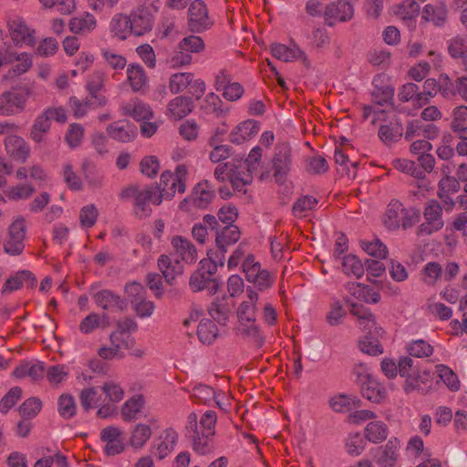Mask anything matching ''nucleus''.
<instances>
[{
	"mask_svg": "<svg viewBox=\"0 0 467 467\" xmlns=\"http://www.w3.org/2000/svg\"><path fill=\"white\" fill-rule=\"evenodd\" d=\"M223 254H216L215 253L209 251L207 253V258H203L200 261L199 271H203L204 274L209 275V276H213L216 271L218 265H223Z\"/></svg>",
	"mask_w": 467,
	"mask_h": 467,
	"instance_id": "6e6d98bb",
	"label": "nucleus"
},
{
	"mask_svg": "<svg viewBox=\"0 0 467 467\" xmlns=\"http://www.w3.org/2000/svg\"><path fill=\"white\" fill-rule=\"evenodd\" d=\"M15 64L12 71L15 75L19 76L27 72L32 65V56L26 52H17L10 47H4V65Z\"/></svg>",
	"mask_w": 467,
	"mask_h": 467,
	"instance_id": "f3484780",
	"label": "nucleus"
},
{
	"mask_svg": "<svg viewBox=\"0 0 467 467\" xmlns=\"http://www.w3.org/2000/svg\"><path fill=\"white\" fill-rule=\"evenodd\" d=\"M187 428L193 431L194 432L192 436V449L195 452H197L198 454L204 455L213 451V436L208 435L207 433H203L202 431H199L198 416L196 413H191L188 416Z\"/></svg>",
	"mask_w": 467,
	"mask_h": 467,
	"instance_id": "9b49d317",
	"label": "nucleus"
},
{
	"mask_svg": "<svg viewBox=\"0 0 467 467\" xmlns=\"http://www.w3.org/2000/svg\"><path fill=\"white\" fill-rule=\"evenodd\" d=\"M366 439L359 432L349 433L345 441V449L350 456H359L366 449Z\"/></svg>",
	"mask_w": 467,
	"mask_h": 467,
	"instance_id": "603ef678",
	"label": "nucleus"
},
{
	"mask_svg": "<svg viewBox=\"0 0 467 467\" xmlns=\"http://www.w3.org/2000/svg\"><path fill=\"white\" fill-rule=\"evenodd\" d=\"M97 26L96 17L88 13L84 12L69 20V30L75 35H87L92 32Z\"/></svg>",
	"mask_w": 467,
	"mask_h": 467,
	"instance_id": "c756f323",
	"label": "nucleus"
},
{
	"mask_svg": "<svg viewBox=\"0 0 467 467\" xmlns=\"http://www.w3.org/2000/svg\"><path fill=\"white\" fill-rule=\"evenodd\" d=\"M110 345L113 346L119 353L126 348H131L135 345V339L130 334L123 331H114L109 337Z\"/></svg>",
	"mask_w": 467,
	"mask_h": 467,
	"instance_id": "774afa93",
	"label": "nucleus"
},
{
	"mask_svg": "<svg viewBox=\"0 0 467 467\" xmlns=\"http://www.w3.org/2000/svg\"><path fill=\"white\" fill-rule=\"evenodd\" d=\"M105 406L109 407V412L113 410L112 406L120 402L124 398V389L115 381L109 380L100 387Z\"/></svg>",
	"mask_w": 467,
	"mask_h": 467,
	"instance_id": "473e14b6",
	"label": "nucleus"
},
{
	"mask_svg": "<svg viewBox=\"0 0 467 467\" xmlns=\"http://www.w3.org/2000/svg\"><path fill=\"white\" fill-rule=\"evenodd\" d=\"M50 125L51 122L43 112L36 119L31 128L30 138L36 143L41 142L45 134H47L50 130Z\"/></svg>",
	"mask_w": 467,
	"mask_h": 467,
	"instance_id": "13d9d810",
	"label": "nucleus"
},
{
	"mask_svg": "<svg viewBox=\"0 0 467 467\" xmlns=\"http://www.w3.org/2000/svg\"><path fill=\"white\" fill-rule=\"evenodd\" d=\"M343 272L350 276L360 278L364 275V266L361 261L353 254L346 255L342 261Z\"/></svg>",
	"mask_w": 467,
	"mask_h": 467,
	"instance_id": "bf43d9fd",
	"label": "nucleus"
},
{
	"mask_svg": "<svg viewBox=\"0 0 467 467\" xmlns=\"http://www.w3.org/2000/svg\"><path fill=\"white\" fill-rule=\"evenodd\" d=\"M431 387V375L426 369H416L405 380L404 389L407 393L413 390L426 392Z\"/></svg>",
	"mask_w": 467,
	"mask_h": 467,
	"instance_id": "cd10ccee",
	"label": "nucleus"
},
{
	"mask_svg": "<svg viewBox=\"0 0 467 467\" xmlns=\"http://www.w3.org/2000/svg\"><path fill=\"white\" fill-rule=\"evenodd\" d=\"M197 335L203 344H212L218 335L216 324L210 319H202L198 326Z\"/></svg>",
	"mask_w": 467,
	"mask_h": 467,
	"instance_id": "864d4df0",
	"label": "nucleus"
},
{
	"mask_svg": "<svg viewBox=\"0 0 467 467\" xmlns=\"http://www.w3.org/2000/svg\"><path fill=\"white\" fill-rule=\"evenodd\" d=\"M178 48L191 53H201L205 48V44L201 36L191 35L183 37L178 44Z\"/></svg>",
	"mask_w": 467,
	"mask_h": 467,
	"instance_id": "0e129e2a",
	"label": "nucleus"
},
{
	"mask_svg": "<svg viewBox=\"0 0 467 467\" xmlns=\"http://www.w3.org/2000/svg\"><path fill=\"white\" fill-rule=\"evenodd\" d=\"M451 85L450 78L447 76L440 77V83L435 78H427L423 84V92L431 99L434 98L438 92L443 97H448L451 91L447 87Z\"/></svg>",
	"mask_w": 467,
	"mask_h": 467,
	"instance_id": "79ce46f5",
	"label": "nucleus"
},
{
	"mask_svg": "<svg viewBox=\"0 0 467 467\" xmlns=\"http://www.w3.org/2000/svg\"><path fill=\"white\" fill-rule=\"evenodd\" d=\"M188 175L189 170L185 164L177 165L173 172L164 171V178H168L167 180L171 181V185L169 186V189L167 188L166 200L172 199L176 192H185Z\"/></svg>",
	"mask_w": 467,
	"mask_h": 467,
	"instance_id": "4468645a",
	"label": "nucleus"
},
{
	"mask_svg": "<svg viewBox=\"0 0 467 467\" xmlns=\"http://www.w3.org/2000/svg\"><path fill=\"white\" fill-rule=\"evenodd\" d=\"M100 440L104 443V453L115 456L125 451V431L116 425H109L100 431Z\"/></svg>",
	"mask_w": 467,
	"mask_h": 467,
	"instance_id": "1a4fd4ad",
	"label": "nucleus"
},
{
	"mask_svg": "<svg viewBox=\"0 0 467 467\" xmlns=\"http://www.w3.org/2000/svg\"><path fill=\"white\" fill-rule=\"evenodd\" d=\"M193 109L190 98L178 96L171 99L167 105L166 116L172 120H180L189 115Z\"/></svg>",
	"mask_w": 467,
	"mask_h": 467,
	"instance_id": "b1692460",
	"label": "nucleus"
},
{
	"mask_svg": "<svg viewBox=\"0 0 467 467\" xmlns=\"http://www.w3.org/2000/svg\"><path fill=\"white\" fill-rule=\"evenodd\" d=\"M360 246L368 255L373 257L383 259L388 255L387 246L379 239L361 240Z\"/></svg>",
	"mask_w": 467,
	"mask_h": 467,
	"instance_id": "4d7b16f0",
	"label": "nucleus"
},
{
	"mask_svg": "<svg viewBox=\"0 0 467 467\" xmlns=\"http://www.w3.org/2000/svg\"><path fill=\"white\" fill-rule=\"evenodd\" d=\"M26 232V220L18 216L8 227L6 238L4 243V250L10 255L20 254L25 248Z\"/></svg>",
	"mask_w": 467,
	"mask_h": 467,
	"instance_id": "423d86ee",
	"label": "nucleus"
},
{
	"mask_svg": "<svg viewBox=\"0 0 467 467\" xmlns=\"http://www.w3.org/2000/svg\"><path fill=\"white\" fill-rule=\"evenodd\" d=\"M152 435L151 428L146 423L136 424L130 431L129 444L135 450L142 449Z\"/></svg>",
	"mask_w": 467,
	"mask_h": 467,
	"instance_id": "ea45409f",
	"label": "nucleus"
},
{
	"mask_svg": "<svg viewBox=\"0 0 467 467\" xmlns=\"http://www.w3.org/2000/svg\"><path fill=\"white\" fill-rule=\"evenodd\" d=\"M420 221L419 211L410 208L406 209L403 204L392 200L386 210L384 216V224L390 230H395L402 226L410 228Z\"/></svg>",
	"mask_w": 467,
	"mask_h": 467,
	"instance_id": "f03ea898",
	"label": "nucleus"
},
{
	"mask_svg": "<svg viewBox=\"0 0 467 467\" xmlns=\"http://www.w3.org/2000/svg\"><path fill=\"white\" fill-rule=\"evenodd\" d=\"M259 299V295L253 288L246 290V296L241 302L237 308V317L239 320L238 330L241 334L249 337H256L258 336V327L255 324L256 321V304Z\"/></svg>",
	"mask_w": 467,
	"mask_h": 467,
	"instance_id": "f257e3e1",
	"label": "nucleus"
},
{
	"mask_svg": "<svg viewBox=\"0 0 467 467\" xmlns=\"http://www.w3.org/2000/svg\"><path fill=\"white\" fill-rule=\"evenodd\" d=\"M145 405V399L141 394H135L129 398L120 408V416L123 421L130 422L137 420Z\"/></svg>",
	"mask_w": 467,
	"mask_h": 467,
	"instance_id": "c85d7f7f",
	"label": "nucleus"
},
{
	"mask_svg": "<svg viewBox=\"0 0 467 467\" xmlns=\"http://www.w3.org/2000/svg\"><path fill=\"white\" fill-rule=\"evenodd\" d=\"M350 313L358 317V325L364 330H368L370 332L373 328H377L374 316L362 306L352 304L350 306Z\"/></svg>",
	"mask_w": 467,
	"mask_h": 467,
	"instance_id": "3c124183",
	"label": "nucleus"
},
{
	"mask_svg": "<svg viewBox=\"0 0 467 467\" xmlns=\"http://www.w3.org/2000/svg\"><path fill=\"white\" fill-rule=\"evenodd\" d=\"M31 90L25 87L13 88L0 95V116H14L25 111Z\"/></svg>",
	"mask_w": 467,
	"mask_h": 467,
	"instance_id": "39448f33",
	"label": "nucleus"
},
{
	"mask_svg": "<svg viewBox=\"0 0 467 467\" xmlns=\"http://www.w3.org/2000/svg\"><path fill=\"white\" fill-rule=\"evenodd\" d=\"M57 411L66 420L74 417L77 412L75 398L67 393L60 395L57 400Z\"/></svg>",
	"mask_w": 467,
	"mask_h": 467,
	"instance_id": "5fc2aeb1",
	"label": "nucleus"
},
{
	"mask_svg": "<svg viewBox=\"0 0 467 467\" xmlns=\"http://www.w3.org/2000/svg\"><path fill=\"white\" fill-rule=\"evenodd\" d=\"M362 395L368 400L379 403L387 397L385 387L372 378H368L362 384Z\"/></svg>",
	"mask_w": 467,
	"mask_h": 467,
	"instance_id": "c9c22d12",
	"label": "nucleus"
},
{
	"mask_svg": "<svg viewBox=\"0 0 467 467\" xmlns=\"http://www.w3.org/2000/svg\"><path fill=\"white\" fill-rule=\"evenodd\" d=\"M260 124L254 119H246L236 125L229 134L232 143L242 144L253 139L259 131Z\"/></svg>",
	"mask_w": 467,
	"mask_h": 467,
	"instance_id": "aec40b11",
	"label": "nucleus"
},
{
	"mask_svg": "<svg viewBox=\"0 0 467 467\" xmlns=\"http://www.w3.org/2000/svg\"><path fill=\"white\" fill-rule=\"evenodd\" d=\"M158 266L168 282H171L182 273V267L180 263L178 261L172 262V260L165 254L160 256Z\"/></svg>",
	"mask_w": 467,
	"mask_h": 467,
	"instance_id": "de8ad7c7",
	"label": "nucleus"
},
{
	"mask_svg": "<svg viewBox=\"0 0 467 467\" xmlns=\"http://www.w3.org/2000/svg\"><path fill=\"white\" fill-rule=\"evenodd\" d=\"M274 177L276 182H283L291 167V149L288 144L277 145L273 161Z\"/></svg>",
	"mask_w": 467,
	"mask_h": 467,
	"instance_id": "2eb2a0df",
	"label": "nucleus"
},
{
	"mask_svg": "<svg viewBox=\"0 0 467 467\" xmlns=\"http://www.w3.org/2000/svg\"><path fill=\"white\" fill-rule=\"evenodd\" d=\"M400 441L397 438H391L385 444L381 454L377 460L380 467H392L397 462L400 456Z\"/></svg>",
	"mask_w": 467,
	"mask_h": 467,
	"instance_id": "2f4dec72",
	"label": "nucleus"
},
{
	"mask_svg": "<svg viewBox=\"0 0 467 467\" xmlns=\"http://www.w3.org/2000/svg\"><path fill=\"white\" fill-rule=\"evenodd\" d=\"M79 399L82 407L85 410L98 407V414L101 417H107L109 414V407L104 405L103 395L100 388H87L81 390Z\"/></svg>",
	"mask_w": 467,
	"mask_h": 467,
	"instance_id": "a211bd4d",
	"label": "nucleus"
},
{
	"mask_svg": "<svg viewBox=\"0 0 467 467\" xmlns=\"http://www.w3.org/2000/svg\"><path fill=\"white\" fill-rule=\"evenodd\" d=\"M96 304L110 312L121 311L124 308V302L121 298L109 290H102L95 296Z\"/></svg>",
	"mask_w": 467,
	"mask_h": 467,
	"instance_id": "f704fd0d",
	"label": "nucleus"
},
{
	"mask_svg": "<svg viewBox=\"0 0 467 467\" xmlns=\"http://www.w3.org/2000/svg\"><path fill=\"white\" fill-rule=\"evenodd\" d=\"M423 215L425 222L419 227L420 234H431L442 228L441 207L436 201H431L426 205Z\"/></svg>",
	"mask_w": 467,
	"mask_h": 467,
	"instance_id": "f8f14e48",
	"label": "nucleus"
},
{
	"mask_svg": "<svg viewBox=\"0 0 467 467\" xmlns=\"http://www.w3.org/2000/svg\"><path fill=\"white\" fill-rule=\"evenodd\" d=\"M35 192V187L29 183L17 184L5 191V196L13 201L28 199Z\"/></svg>",
	"mask_w": 467,
	"mask_h": 467,
	"instance_id": "052dcab7",
	"label": "nucleus"
},
{
	"mask_svg": "<svg viewBox=\"0 0 467 467\" xmlns=\"http://www.w3.org/2000/svg\"><path fill=\"white\" fill-rule=\"evenodd\" d=\"M109 135L121 142H130L137 136V127L126 120H119L107 128Z\"/></svg>",
	"mask_w": 467,
	"mask_h": 467,
	"instance_id": "a878e982",
	"label": "nucleus"
},
{
	"mask_svg": "<svg viewBox=\"0 0 467 467\" xmlns=\"http://www.w3.org/2000/svg\"><path fill=\"white\" fill-rule=\"evenodd\" d=\"M109 325L107 315L99 316L97 313L88 315L79 324V331L83 334H90L99 327H107Z\"/></svg>",
	"mask_w": 467,
	"mask_h": 467,
	"instance_id": "c03bdc74",
	"label": "nucleus"
},
{
	"mask_svg": "<svg viewBox=\"0 0 467 467\" xmlns=\"http://www.w3.org/2000/svg\"><path fill=\"white\" fill-rule=\"evenodd\" d=\"M123 116H130L136 121L150 120L153 118L151 107L138 99H131L120 107Z\"/></svg>",
	"mask_w": 467,
	"mask_h": 467,
	"instance_id": "4be33fe9",
	"label": "nucleus"
},
{
	"mask_svg": "<svg viewBox=\"0 0 467 467\" xmlns=\"http://www.w3.org/2000/svg\"><path fill=\"white\" fill-rule=\"evenodd\" d=\"M272 55L284 62H290L297 59L302 52L296 46L288 47L284 44L275 43L271 45Z\"/></svg>",
	"mask_w": 467,
	"mask_h": 467,
	"instance_id": "49530a36",
	"label": "nucleus"
},
{
	"mask_svg": "<svg viewBox=\"0 0 467 467\" xmlns=\"http://www.w3.org/2000/svg\"><path fill=\"white\" fill-rule=\"evenodd\" d=\"M213 198V187L207 180H202L193 186L190 196L180 203V208L189 210L190 205H192L199 209H204L212 202Z\"/></svg>",
	"mask_w": 467,
	"mask_h": 467,
	"instance_id": "6e6552de",
	"label": "nucleus"
},
{
	"mask_svg": "<svg viewBox=\"0 0 467 467\" xmlns=\"http://www.w3.org/2000/svg\"><path fill=\"white\" fill-rule=\"evenodd\" d=\"M193 74L191 72L175 73L170 78V89L173 94L181 93L189 88Z\"/></svg>",
	"mask_w": 467,
	"mask_h": 467,
	"instance_id": "680f3d73",
	"label": "nucleus"
},
{
	"mask_svg": "<svg viewBox=\"0 0 467 467\" xmlns=\"http://www.w3.org/2000/svg\"><path fill=\"white\" fill-rule=\"evenodd\" d=\"M105 78V74L99 70L93 71L87 78L86 90L92 103L97 106H104L108 102V99L103 93Z\"/></svg>",
	"mask_w": 467,
	"mask_h": 467,
	"instance_id": "ddd939ff",
	"label": "nucleus"
},
{
	"mask_svg": "<svg viewBox=\"0 0 467 467\" xmlns=\"http://www.w3.org/2000/svg\"><path fill=\"white\" fill-rule=\"evenodd\" d=\"M460 189L459 181L452 176L445 175L439 182L440 199L443 202V207L446 212H451L454 206V202L450 198L451 193L457 192Z\"/></svg>",
	"mask_w": 467,
	"mask_h": 467,
	"instance_id": "393cba45",
	"label": "nucleus"
},
{
	"mask_svg": "<svg viewBox=\"0 0 467 467\" xmlns=\"http://www.w3.org/2000/svg\"><path fill=\"white\" fill-rule=\"evenodd\" d=\"M8 36L16 47H33L36 43V31L21 16H13L7 20Z\"/></svg>",
	"mask_w": 467,
	"mask_h": 467,
	"instance_id": "20e7f679",
	"label": "nucleus"
},
{
	"mask_svg": "<svg viewBox=\"0 0 467 467\" xmlns=\"http://www.w3.org/2000/svg\"><path fill=\"white\" fill-rule=\"evenodd\" d=\"M439 134V129L434 124L423 125L419 120H413L408 124L405 137L408 140L414 136H424L428 140L435 139Z\"/></svg>",
	"mask_w": 467,
	"mask_h": 467,
	"instance_id": "58836bf2",
	"label": "nucleus"
},
{
	"mask_svg": "<svg viewBox=\"0 0 467 467\" xmlns=\"http://www.w3.org/2000/svg\"><path fill=\"white\" fill-rule=\"evenodd\" d=\"M355 9L348 0H337L329 3L324 8V22L328 26L338 23H347L354 17Z\"/></svg>",
	"mask_w": 467,
	"mask_h": 467,
	"instance_id": "0eeeda50",
	"label": "nucleus"
},
{
	"mask_svg": "<svg viewBox=\"0 0 467 467\" xmlns=\"http://www.w3.org/2000/svg\"><path fill=\"white\" fill-rule=\"evenodd\" d=\"M372 98L374 102L384 105L390 102L394 97V88L386 74H378L373 78Z\"/></svg>",
	"mask_w": 467,
	"mask_h": 467,
	"instance_id": "dca6fc26",
	"label": "nucleus"
},
{
	"mask_svg": "<svg viewBox=\"0 0 467 467\" xmlns=\"http://www.w3.org/2000/svg\"><path fill=\"white\" fill-rule=\"evenodd\" d=\"M6 154L14 161L26 162L30 156L28 143L20 136L9 135L5 139Z\"/></svg>",
	"mask_w": 467,
	"mask_h": 467,
	"instance_id": "6ab92c4d",
	"label": "nucleus"
},
{
	"mask_svg": "<svg viewBox=\"0 0 467 467\" xmlns=\"http://www.w3.org/2000/svg\"><path fill=\"white\" fill-rule=\"evenodd\" d=\"M394 12L400 19L411 20L418 16L420 5L414 0H404L397 5Z\"/></svg>",
	"mask_w": 467,
	"mask_h": 467,
	"instance_id": "69168bd1",
	"label": "nucleus"
},
{
	"mask_svg": "<svg viewBox=\"0 0 467 467\" xmlns=\"http://www.w3.org/2000/svg\"><path fill=\"white\" fill-rule=\"evenodd\" d=\"M123 194L131 196L134 199V212L140 218H145L150 215V203L160 205L161 203L159 190L157 186H146L143 188L130 187Z\"/></svg>",
	"mask_w": 467,
	"mask_h": 467,
	"instance_id": "7ed1b4c3",
	"label": "nucleus"
},
{
	"mask_svg": "<svg viewBox=\"0 0 467 467\" xmlns=\"http://www.w3.org/2000/svg\"><path fill=\"white\" fill-rule=\"evenodd\" d=\"M130 26L132 35L142 36L150 32L153 26V17L150 11L139 8L133 11L130 16Z\"/></svg>",
	"mask_w": 467,
	"mask_h": 467,
	"instance_id": "5701e85b",
	"label": "nucleus"
},
{
	"mask_svg": "<svg viewBox=\"0 0 467 467\" xmlns=\"http://www.w3.org/2000/svg\"><path fill=\"white\" fill-rule=\"evenodd\" d=\"M45 373L50 385L58 386L68 379L69 368L65 364H57L47 367Z\"/></svg>",
	"mask_w": 467,
	"mask_h": 467,
	"instance_id": "8fccbe9b",
	"label": "nucleus"
},
{
	"mask_svg": "<svg viewBox=\"0 0 467 467\" xmlns=\"http://www.w3.org/2000/svg\"><path fill=\"white\" fill-rule=\"evenodd\" d=\"M407 351L416 358H428L433 353V347L423 339H417L407 345Z\"/></svg>",
	"mask_w": 467,
	"mask_h": 467,
	"instance_id": "338daca9",
	"label": "nucleus"
},
{
	"mask_svg": "<svg viewBox=\"0 0 467 467\" xmlns=\"http://www.w3.org/2000/svg\"><path fill=\"white\" fill-rule=\"evenodd\" d=\"M127 78L134 92L142 91L148 86V77L139 64H130L127 68Z\"/></svg>",
	"mask_w": 467,
	"mask_h": 467,
	"instance_id": "4c0bfd02",
	"label": "nucleus"
},
{
	"mask_svg": "<svg viewBox=\"0 0 467 467\" xmlns=\"http://www.w3.org/2000/svg\"><path fill=\"white\" fill-rule=\"evenodd\" d=\"M206 5L201 0L192 2L188 9V27L193 33H201L213 26Z\"/></svg>",
	"mask_w": 467,
	"mask_h": 467,
	"instance_id": "9d476101",
	"label": "nucleus"
},
{
	"mask_svg": "<svg viewBox=\"0 0 467 467\" xmlns=\"http://www.w3.org/2000/svg\"><path fill=\"white\" fill-rule=\"evenodd\" d=\"M262 157V150L260 147L256 146L254 147L249 154L248 157L244 161H241L243 163L242 171L244 172L243 178L238 179V183H244V182H252L253 181V174L259 167V162Z\"/></svg>",
	"mask_w": 467,
	"mask_h": 467,
	"instance_id": "72a5a7b5",
	"label": "nucleus"
},
{
	"mask_svg": "<svg viewBox=\"0 0 467 467\" xmlns=\"http://www.w3.org/2000/svg\"><path fill=\"white\" fill-rule=\"evenodd\" d=\"M448 11L444 3L427 4L421 12V19L436 26H441L447 20Z\"/></svg>",
	"mask_w": 467,
	"mask_h": 467,
	"instance_id": "bb28decb",
	"label": "nucleus"
},
{
	"mask_svg": "<svg viewBox=\"0 0 467 467\" xmlns=\"http://www.w3.org/2000/svg\"><path fill=\"white\" fill-rule=\"evenodd\" d=\"M172 249L182 262L188 265L194 264L198 259V253L194 244L185 237L174 235L171 241Z\"/></svg>",
	"mask_w": 467,
	"mask_h": 467,
	"instance_id": "412c9836",
	"label": "nucleus"
},
{
	"mask_svg": "<svg viewBox=\"0 0 467 467\" xmlns=\"http://www.w3.org/2000/svg\"><path fill=\"white\" fill-rule=\"evenodd\" d=\"M359 400L350 395L337 394L329 399V407L335 412H348L358 406Z\"/></svg>",
	"mask_w": 467,
	"mask_h": 467,
	"instance_id": "37998d69",
	"label": "nucleus"
},
{
	"mask_svg": "<svg viewBox=\"0 0 467 467\" xmlns=\"http://www.w3.org/2000/svg\"><path fill=\"white\" fill-rule=\"evenodd\" d=\"M389 434V428L381 420H373L368 422L364 429V438L366 441L379 444L384 441Z\"/></svg>",
	"mask_w": 467,
	"mask_h": 467,
	"instance_id": "e433bc0d",
	"label": "nucleus"
},
{
	"mask_svg": "<svg viewBox=\"0 0 467 467\" xmlns=\"http://www.w3.org/2000/svg\"><path fill=\"white\" fill-rule=\"evenodd\" d=\"M178 441V433L172 429H167L163 431L161 441L157 446L159 458L163 459L170 454L175 448Z\"/></svg>",
	"mask_w": 467,
	"mask_h": 467,
	"instance_id": "09e8293b",
	"label": "nucleus"
},
{
	"mask_svg": "<svg viewBox=\"0 0 467 467\" xmlns=\"http://www.w3.org/2000/svg\"><path fill=\"white\" fill-rule=\"evenodd\" d=\"M131 28L130 16L122 13L115 14L109 22V32L119 40H125L132 35Z\"/></svg>",
	"mask_w": 467,
	"mask_h": 467,
	"instance_id": "7c9ffc66",
	"label": "nucleus"
},
{
	"mask_svg": "<svg viewBox=\"0 0 467 467\" xmlns=\"http://www.w3.org/2000/svg\"><path fill=\"white\" fill-rule=\"evenodd\" d=\"M435 373L451 391L456 392L460 389V379L451 368L443 364H439L435 367Z\"/></svg>",
	"mask_w": 467,
	"mask_h": 467,
	"instance_id": "a18cd8bd",
	"label": "nucleus"
},
{
	"mask_svg": "<svg viewBox=\"0 0 467 467\" xmlns=\"http://www.w3.org/2000/svg\"><path fill=\"white\" fill-rule=\"evenodd\" d=\"M240 231L237 226L229 224L217 234L215 242L217 247L221 250V254L224 255L226 248L235 244L240 239Z\"/></svg>",
	"mask_w": 467,
	"mask_h": 467,
	"instance_id": "a19ab883",
	"label": "nucleus"
},
{
	"mask_svg": "<svg viewBox=\"0 0 467 467\" xmlns=\"http://www.w3.org/2000/svg\"><path fill=\"white\" fill-rule=\"evenodd\" d=\"M31 273L29 271H21L15 275L8 278L2 289L3 294H10L14 291L20 289L24 283L31 279Z\"/></svg>",
	"mask_w": 467,
	"mask_h": 467,
	"instance_id": "e2e57ef3",
	"label": "nucleus"
}]
</instances>
